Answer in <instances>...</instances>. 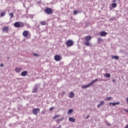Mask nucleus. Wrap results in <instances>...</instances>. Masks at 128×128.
Returning <instances> with one entry per match:
<instances>
[{
	"mask_svg": "<svg viewBox=\"0 0 128 128\" xmlns=\"http://www.w3.org/2000/svg\"><path fill=\"white\" fill-rule=\"evenodd\" d=\"M14 26L15 28H22L24 26V24L22 22H16L14 24Z\"/></svg>",
	"mask_w": 128,
	"mask_h": 128,
	"instance_id": "f257e3e1",
	"label": "nucleus"
},
{
	"mask_svg": "<svg viewBox=\"0 0 128 128\" xmlns=\"http://www.w3.org/2000/svg\"><path fill=\"white\" fill-rule=\"evenodd\" d=\"M2 32H6V34H8L10 32V26H4L2 28Z\"/></svg>",
	"mask_w": 128,
	"mask_h": 128,
	"instance_id": "f03ea898",
	"label": "nucleus"
},
{
	"mask_svg": "<svg viewBox=\"0 0 128 128\" xmlns=\"http://www.w3.org/2000/svg\"><path fill=\"white\" fill-rule=\"evenodd\" d=\"M44 12L46 14H52V9L50 8H47L44 10Z\"/></svg>",
	"mask_w": 128,
	"mask_h": 128,
	"instance_id": "7ed1b4c3",
	"label": "nucleus"
},
{
	"mask_svg": "<svg viewBox=\"0 0 128 128\" xmlns=\"http://www.w3.org/2000/svg\"><path fill=\"white\" fill-rule=\"evenodd\" d=\"M74 42L72 40H69L66 42L67 46H74Z\"/></svg>",
	"mask_w": 128,
	"mask_h": 128,
	"instance_id": "20e7f679",
	"label": "nucleus"
},
{
	"mask_svg": "<svg viewBox=\"0 0 128 128\" xmlns=\"http://www.w3.org/2000/svg\"><path fill=\"white\" fill-rule=\"evenodd\" d=\"M32 112H33V114L34 116H36L38 114V112H40V108H35L33 109Z\"/></svg>",
	"mask_w": 128,
	"mask_h": 128,
	"instance_id": "39448f33",
	"label": "nucleus"
},
{
	"mask_svg": "<svg viewBox=\"0 0 128 128\" xmlns=\"http://www.w3.org/2000/svg\"><path fill=\"white\" fill-rule=\"evenodd\" d=\"M54 58L56 62H60L62 60V56L60 55H56L54 57Z\"/></svg>",
	"mask_w": 128,
	"mask_h": 128,
	"instance_id": "423d86ee",
	"label": "nucleus"
},
{
	"mask_svg": "<svg viewBox=\"0 0 128 128\" xmlns=\"http://www.w3.org/2000/svg\"><path fill=\"white\" fill-rule=\"evenodd\" d=\"M38 88H40V84H38L35 86V87L32 90V92L36 93L38 92Z\"/></svg>",
	"mask_w": 128,
	"mask_h": 128,
	"instance_id": "0eeeda50",
	"label": "nucleus"
},
{
	"mask_svg": "<svg viewBox=\"0 0 128 128\" xmlns=\"http://www.w3.org/2000/svg\"><path fill=\"white\" fill-rule=\"evenodd\" d=\"M22 70V68L20 67H17L15 68V72H17V74H20Z\"/></svg>",
	"mask_w": 128,
	"mask_h": 128,
	"instance_id": "6e6552de",
	"label": "nucleus"
},
{
	"mask_svg": "<svg viewBox=\"0 0 128 128\" xmlns=\"http://www.w3.org/2000/svg\"><path fill=\"white\" fill-rule=\"evenodd\" d=\"M92 36H88L85 37L84 40H86V42H90V40H92Z\"/></svg>",
	"mask_w": 128,
	"mask_h": 128,
	"instance_id": "1a4fd4ad",
	"label": "nucleus"
},
{
	"mask_svg": "<svg viewBox=\"0 0 128 128\" xmlns=\"http://www.w3.org/2000/svg\"><path fill=\"white\" fill-rule=\"evenodd\" d=\"M22 36H24V38L28 37V30H24L22 32Z\"/></svg>",
	"mask_w": 128,
	"mask_h": 128,
	"instance_id": "9d476101",
	"label": "nucleus"
},
{
	"mask_svg": "<svg viewBox=\"0 0 128 128\" xmlns=\"http://www.w3.org/2000/svg\"><path fill=\"white\" fill-rule=\"evenodd\" d=\"M107 34H108L106 33V32L104 31H102L100 32V36H106Z\"/></svg>",
	"mask_w": 128,
	"mask_h": 128,
	"instance_id": "9b49d317",
	"label": "nucleus"
},
{
	"mask_svg": "<svg viewBox=\"0 0 128 128\" xmlns=\"http://www.w3.org/2000/svg\"><path fill=\"white\" fill-rule=\"evenodd\" d=\"M120 102H110L109 104L110 106H111V104H112L114 106H116V104H120Z\"/></svg>",
	"mask_w": 128,
	"mask_h": 128,
	"instance_id": "f8f14e48",
	"label": "nucleus"
},
{
	"mask_svg": "<svg viewBox=\"0 0 128 128\" xmlns=\"http://www.w3.org/2000/svg\"><path fill=\"white\" fill-rule=\"evenodd\" d=\"M26 74H28L27 70L24 71V72H22V73H21V75L22 76H26Z\"/></svg>",
	"mask_w": 128,
	"mask_h": 128,
	"instance_id": "ddd939ff",
	"label": "nucleus"
},
{
	"mask_svg": "<svg viewBox=\"0 0 128 128\" xmlns=\"http://www.w3.org/2000/svg\"><path fill=\"white\" fill-rule=\"evenodd\" d=\"M69 122H76V118L72 117H70L68 118Z\"/></svg>",
	"mask_w": 128,
	"mask_h": 128,
	"instance_id": "4468645a",
	"label": "nucleus"
},
{
	"mask_svg": "<svg viewBox=\"0 0 128 128\" xmlns=\"http://www.w3.org/2000/svg\"><path fill=\"white\" fill-rule=\"evenodd\" d=\"M98 80V78H96L93 80H92L90 83H89V84H90V86H92L93 84H94V82H96Z\"/></svg>",
	"mask_w": 128,
	"mask_h": 128,
	"instance_id": "2eb2a0df",
	"label": "nucleus"
},
{
	"mask_svg": "<svg viewBox=\"0 0 128 128\" xmlns=\"http://www.w3.org/2000/svg\"><path fill=\"white\" fill-rule=\"evenodd\" d=\"M90 84H86V85H84L82 86V88H90Z\"/></svg>",
	"mask_w": 128,
	"mask_h": 128,
	"instance_id": "dca6fc26",
	"label": "nucleus"
},
{
	"mask_svg": "<svg viewBox=\"0 0 128 128\" xmlns=\"http://www.w3.org/2000/svg\"><path fill=\"white\" fill-rule=\"evenodd\" d=\"M74 92H71L70 93L69 98H74Z\"/></svg>",
	"mask_w": 128,
	"mask_h": 128,
	"instance_id": "f3484780",
	"label": "nucleus"
},
{
	"mask_svg": "<svg viewBox=\"0 0 128 128\" xmlns=\"http://www.w3.org/2000/svg\"><path fill=\"white\" fill-rule=\"evenodd\" d=\"M40 24L41 26H46V24H48L46 23V21H42L40 22Z\"/></svg>",
	"mask_w": 128,
	"mask_h": 128,
	"instance_id": "a211bd4d",
	"label": "nucleus"
},
{
	"mask_svg": "<svg viewBox=\"0 0 128 128\" xmlns=\"http://www.w3.org/2000/svg\"><path fill=\"white\" fill-rule=\"evenodd\" d=\"M112 100V96H109V97L106 98L104 100H106V102H108L110 100Z\"/></svg>",
	"mask_w": 128,
	"mask_h": 128,
	"instance_id": "6ab92c4d",
	"label": "nucleus"
},
{
	"mask_svg": "<svg viewBox=\"0 0 128 128\" xmlns=\"http://www.w3.org/2000/svg\"><path fill=\"white\" fill-rule=\"evenodd\" d=\"M112 60H118V58H120V57L118 56H112Z\"/></svg>",
	"mask_w": 128,
	"mask_h": 128,
	"instance_id": "aec40b11",
	"label": "nucleus"
},
{
	"mask_svg": "<svg viewBox=\"0 0 128 128\" xmlns=\"http://www.w3.org/2000/svg\"><path fill=\"white\" fill-rule=\"evenodd\" d=\"M84 44L86 46H90V42L89 41H86V42L84 43Z\"/></svg>",
	"mask_w": 128,
	"mask_h": 128,
	"instance_id": "412c9836",
	"label": "nucleus"
},
{
	"mask_svg": "<svg viewBox=\"0 0 128 128\" xmlns=\"http://www.w3.org/2000/svg\"><path fill=\"white\" fill-rule=\"evenodd\" d=\"M111 6H112V8H115L116 6H118V4L116 3H112Z\"/></svg>",
	"mask_w": 128,
	"mask_h": 128,
	"instance_id": "4be33fe9",
	"label": "nucleus"
},
{
	"mask_svg": "<svg viewBox=\"0 0 128 128\" xmlns=\"http://www.w3.org/2000/svg\"><path fill=\"white\" fill-rule=\"evenodd\" d=\"M104 76L105 78H110V73H106L104 74Z\"/></svg>",
	"mask_w": 128,
	"mask_h": 128,
	"instance_id": "5701e85b",
	"label": "nucleus"
},
{
	"mask_svg": "<svg viewBox=\"0 0 128 128\" xmlns=\"http://www.w3.org/2000/svg\"><path fill=\"white\" fill-rule=\"evenodd\" d=\"M72 112H74V110H72V109H70V110H68V114H72Z\"/></svg>",
	"mask_w": 128,
	"mask_h": 128,
	"instance_id": "b1692460",
	"label": "nucleus"
},
{
	"mask_svg": "<svg viewBox=\"0 0 128 128\" xmlns=\"http://www.w3.org/2000/svg\"><path fill=\"white\" fill-rule=\"evenodd\" d=\"M102 40L101 38H98V44H102Z\"/></svg>",
	"mask_w": 128,
	"mask_h": 128,
	"instance_id": "393cba45",
	"label": "nucleus"
},
{
	"mask_svg": "<svg viewBox=\"0 0 128 128\" xmlns=\"http://www.w3.org/2000/svg\"><path fill=\"white\" fill-rule=\"evenodd\" d=\"M110 22H116V18H111L110 19Z\"/></svg>",
	"mask_w": 128,
	"mask_h": 128,
	"instance_id": "a878e982",
	"label": "nucleus"
},
{
	"mask_svg": "<svg viewBox=\"0 0 128 128\" xmlns=\"http://www.w3.org/2000/svg\"><path fill=\"white\" fill-rule=\"evenodd\" d=\"M6 16V12H2L1 14H0V16H2V18L3 16Z\"/></svg>",
	"mask_w": 128,
	"mask_h": 128,
	"instance_id": "bb28decb",
	"label": "nucleus"
},
{
	"mask_svg": "<svg viewBox=\"0 0 128 128\" xmlns=\"http://www.w3.org/2000/svg\"><path fill=\"white\" fill-rule=\"evenodd\" d=\"M58 118H60V114H58L56 115V116H54L53 117V119L54 120H56V119Z\"/></svg>",
	"mask_w": 128,
	"mask_h": 128,
	"instance_id": "cd10ccee",
	"label": "nucleus"
},
{
	"mask_svg": "<svg viewBox=\"0 0 128 128\" xmlns=\"http://www.w3.org/2000/svg\"><path fill=\"white\" fill-rule=\"evenodd\" d=\"M9 16H10V18H14V13H10Z\"/></svg>",
	"mask_w": 128,
	"mask_h": 128,
	"instance_id": "c85d7f7f",
	"label": "nucleus"
},
{
	"mask_svg": "<svg viewBox=\"0 0 128 128\" xmlns=\"http://www.w3.org/2000/svg\"><path fill=\"white\" fill-rule=\"evenodd\" d=\"M78 11L76 10H74V14L76 16V14H78Z\"/></svg>",
	"mask_w": 128,
	"mask_h": 128,
	"instance_id": "c756f323",
	"label": "nucleus"
},
{
	"mask_svg": "<svg viewBox=\"0 0 128 128\" xmlns=\"http://www.w3.org/2000/svg\"><path fill=\"white\" fill-rule=\"evenodd\" d=\"M100 104L101 106H104V100L101 101Z\"/></svg>",
	"mask_w": 128,
	"mask_h": 128,
	"instance_id": "7c9ffc66",
	"label": "nucleus"
},
{
	"mask_svg": "<svg viewBox=\"0 0 128 128\" xmlns=\"http://www.w3.org/2000/svg\"><path fill=\"white\" fill-rule=\"evenodd\" d=\"M33 56H37V57L40 56V54H38L36 53H33Z\"/></svg>",
	"mask_w": 128,
	"mask_h": 128,
	"instance_id": "2f4dec72",
	"label": "nucleus"
},
{
	"mask_svg": "<svg viewBox=\"0 0 128 128\" xmlns=\"http://www.w3.org/2000/svg\"><path fill=\"white\" fill-rule=\"evenodd\" d=\"M61 94H62V96H64V94H66V92H64V91L62 92Z\"/></svg>",
	"mask_w": 128,
	"mask_h": 128,
	"instance_id": "473e14b6",
	"label": "nucleus"
},
{
	"mask_svg": "<svg viewBox=\"0 0 128 128\" xmlns=\"http://www.w3.org/2000/svg\"><path fill=\"white\" fill-rule=\"evenodd\" d=\"M64 120V118H62L61 119H58L57 120V122H62V120Z\"/></svg>",
	"mask_w": 128,
	"mask_h": 128,
	"instance_id": "72a5a7b5",
	"label": "nucleus"
},
{
	"mask_svg": "<svg viewBox=\"0 0 128 128\" xmlns=\"http://www.w3.org/2000/svg\"><path fill=\"white\" fill-rule=\"evenodd\" d=\"M106 126H112V124H110V123L108 122L106 124Z\"/></svg>",
	"mask_w": 128,
	"mask_h": 128,
	"instance_id": "f704fd0d",
	"label": "nucleus"
},
{
	"mask_svg": "<svg viewBox=\"0 0 128 128\" xmlns=\"http://www.w3.org/2000/svg\"><path fill=\"white\" fill-rule=\"evenodd\" d=\"M54 107L50 108V110H54Z\"/></svg>",
	"mask_w": 128,
	"mask_h": 128,
	"instance_id": "c9c22d12",
	"label": "nucleus"
},
{
	"mask_svg": "<svg viewBox=\"0 0 128 128\" xmlns=\"http://www.w3.org/2000/svg\"><path fill=\"white\" fill-rule=\"evenodd\" d=\"M100 106H102L100 104H99L98 105L97 108H100Z\"/></svg>",
	"mask_w": 128,
	"mask_h": 128,
	"instance_id": "e433bc0d",
	"label": "nucleus"
},
{
	"mask_svg": "<svg viewBox=\"0 0 128 128\" xmlns=\"http://www.w3.org/2000/svg\"><path fill=\"white\" fill-rule=\"evenodd\" d=\"M88 118H90V116H87L86 117V120H88Z\"/></svg>",
	"mask_w": 128,
	"mask_h": 128,
	"instance_id": "4c0bfd02",
	"label": "nucleus"
},
{
	"mask_svg": "<svg viewBox=\"0 0 128 128\" xmlns=\"http://www.w3.org/2000/svg\"><path fill=\"white\" fill-rule=\"evenodd\" d=\"M112 82H116V79H112Z\"/></svg>",
	"mask_w": 128,
	"mask_h": 128,
	"instance_id": "58836bf2",
	"label": "nucleus"
},
{
	"mask_svg": "<svg viewBox=\"0 0 128 128\" xmlns=\"http://www.w3.org/2000/svg\"><path fill=\"white\" fill-rule=\"evenodd\" d=\"M42 114H46V112H44V110H42Z\"/></svg>",
	"mask_w": 128,
	"mask_h": 128,
	"instance_id": "ea45409f",
	"label": "nucleus"
},
{
	"mask_svg": "<svg viewBox=\"0 0 128 128\" xmlns=\"http://www.w3.org/2000/svg\"><path fill=\"white\" fill-rule=\"evenodd\" d=\"M18 80H22V78H16Z\"/></svg>",
	"mask_w": 128,
	"mask_h": 128,
	"instance_id": "a19ab883",
	"label": "nucleus"
},
{
	"mask_svg": "<svg viewBox=\"0 0 128 128\" xmlns=\"http://www.w3.org/2000/svg\"><path fill=\"white\" fill-rule=\"evenodd\" d=\"M0 66H1V68H2V66H4V64H1Z\"/></svg>",
	"mask_w": 128,
	"mask_h": 128,
	"instance_id": "79ce46f5",
	"label": "nucleus"
},
{
	"mask_svg": "<svg viewBox=\"0 0 128 128\" xmlns=\"http://www.w3.org/2000/svg\"><path fill=\"white\" fill-rule=\"evenodd\" d=\"M116 2V0H114L113 1H112V2Z\"/></svg>",
	"mask_w": 128,
	"mask_h": 128,
	"instance_id": "37998d69",
	"label": "nucleus"
},
{
	"mask_svg": "<svg viewBox=\"0 0 128 128\" xmlns=\"http://www.w3.org/2000/svg\"><path fill=\"white\" fill-rule=\"evenodd\" d=\"M125 128H128V124L125 126Z\"/></svg>",
	"mask_w": 128,
	"mask_h": 128,
	"instance_id": "c03bdc74",
	"label": "nucleus"
},
{
	"mask_svg": "<svg viewBox=\"0 0 128 128\" xmlns=\"http://www.w3.org/2000/svg\"><path fill=\"white\" fill-rule=\"evenodd\" d=\"M7 58H8V60H10V58L9 57Z\"/></svg>",
	"mask_w": 128,
	"mask_h": 128,
	"instance_id": "a18cd8bd",
	"label": "nucleus"
},
{
	"mask_svg": "<svg viewBox=\"0 0 128 128\" xmlns=\"http://www.w3.org/2000/svg\"><path fill=\"white\" fill-rule=\"evenodd\" d=\"M100 80H102V79H100Z\"/></svg>",
	"mask_w": 128,
	"mask_h": 128,
	"instance_id": "49530a36",
	"label": "nucleus"
}]
</instances>
